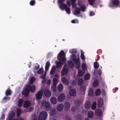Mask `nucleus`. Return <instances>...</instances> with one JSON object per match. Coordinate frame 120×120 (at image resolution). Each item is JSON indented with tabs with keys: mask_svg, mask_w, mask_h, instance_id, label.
<instances>
[{
	"mask_svg": "<svg viewBox=\"0 0 120 120\" xmlns=\"http://www.w3.org/2000/svg\"><path fill=\"white\" fill-rule=\"evenodd\" d=\"M78 5L81 9V11L83 12L85 10V7L84 5L80 6L79 3Z\"/></svg>",
	"mask_w": 120,
	"mask_h": 120,
	"instance_id": "e433bc0d",
	"label": "nucleus"
},
{
	"mask_svg": "<svg viewBox=\"0 0 120 120\" xmlns=\"http://www.w3.org/2000/svg\"><path fill=\"white\" fill-rule=\"evenodd\" d=\"M103 105V100L102 98L99 99L98 102V107L99 108H101Z\"/></svg>",
	"mask_w": 120,
	"mask_h": 120,
	"instance_id": "a211bd4d",
	"label": "nucleus"
},
{
	"mask_svg": "<svg viewBox=\"0 0 120 120\" xmlns=\"http://www.w3.org/2000/svg\"><path fill=\"white\" fill-rule=\"evenodd\" d=\"M80 56L81 59L83 60V61H85V57L84 55V52L82 50H81Z\"/></svg>",
	"mask_w": 120,
	"mask_h": 120,
	"instance_id": "4c0bfd02",
	"label": "nucleus"
},
{
	"mask_svg": "<svg viewBox=\"0 0 120 120\" xmlns=\"http://www.w3.org/2000/svg\"><path fill=\"white\" fill-rule=\"evenodd\" d=\"M64 56V52L63 50H61L57 55V59L59 61L56 63V66L57 68H60L62 65L65 62L66 59Z\"/></svg>",
	"mask_w": 120,
	"mask_h": 120,
	"instance_id": "f257e3e1",
	"label": "nucleus"
},
{
	"mask_svg": "<svg viewBox=\"0 0 120 120\" xmlns=\"http://www.w3.org/2000/svg\"><path fill=\"white\" fill-rule=\"evenodd\" d=\"M55 71V68L54 67H53L50 71V74L52 75L54 74Z\"/></svg>",
	"mask_w": 120,
	"mask_h": 120,
	"instance_id": "c9c22d12",
	"label": "nucleus"
},
{
	"mask_svg": "<svg viewBox=\"0 0 120 120\" xmlns=\"http://www.w3.org/2000/svg\"><path fill=\"white\" fill-rule=\"evenodd\" d=\"M65 120H72V119L68 116H66L65 118Z\"/></svg>",
	"mask_w": 120,
	"mask_h": 120,
	"instance_id": "6e6d98bb",
	"label": "nucleus"
},
{
	"mask_svg": "<svg viewBox=\"0 0 120 120\" xmlns=\"http://www.w3.org/2000/svg\"><path fill=\"white\" fill-rule=\"evenodd\" d=\"M70 58L74 61L75 63V67L76 68H79L80 65V62L78 58L76 59V56L75 55L72 54L71 55Z\"/></svg>",
	"mask_w": 120,
	"mask_h": 120,
	"instance_id": "39448f33",
	"label": "nucleus"
},
{
	"mask_svg": "<svg viewBox=\"0 0 120 120\" xmlns=\"http://www.w3.org/2000/svg\"><path fill=\"white\" fill-rule=\"evenodd\" d=\"M68 64L69 66L71 68H73L74 66V63L71 60H70L69 61ZM74 66H75V65Z\"/></svg>",
	"mask_w": 120,
	"mask_h": 120,
	"instance_id": "2f4dec72",
	"label": "nucleus"
},
{
	"mask_svg": "<svg viewBox=\"0 0 120 120\" xmlns=\"http://www.w3.org/2000/svg\"><path fill=\"white\" fill-rule=\"evenodd\" d=\"M15 113L13 112H11L10 113L8 117L10 120L12 118L15 116Z\"/></svg>",
	"mask_w": 120,
	"mask_h": 120,
	"instance_id": "bb28decb",
	"label": "nucleus"
},
{
	"mask_svg": "<svg viewBox=\"0 0 120 120\" xmlns=\"http://www.w3.org/2000/svg\"><path fill=\"white\" fill-rule=\"evenodd\" d=\"M94 93V91L91 88H90L88 92V95L90 96H92L93 94Z\"/></svg>",
	"mask_w": 120,
	"mask_h": 120,
	"instance_id": "cd10ccee",
	"label": "nucleus"
},
{
	"mask_svg": "<svg viewBox=\"0 0 120 120\" xmlns=\"http://www.w3.org/2000/svg\"><path fill=\"white\" fill-rule=\"evenodd\" d=\"M101 90L100 89H97L95 92L96 95L97 96L99 95L100 94Z\"/></svg>",
	"mask_w": 120,
	"mask_h": 120,
	"instance_id": "09e8293b",
	"label": "nucleus"
},
{
	"mask_svg": "<svg viewBox=\"0 0 120 120\" xmlns=\"http://www.w3.org/2000/svg\"><path fill=\"white\" fill-rule=\"evenodd\" d=\"M21 111V110L19 108L17 109V116L19 117Z\"/></svg>",
	"mask_w": 120,
	"mask_h": 120,
	"instance_id": "a18cd8bd",
	"label": "nucleus"
},
{
	"mask_svg": "<svg viewBox=\"0 0 120 120\" xmlns=\"http://www.w3.org/2000/svg\"><path fill=\"white\" fill-rule=\"evenodd\" d=\"M44 94L46 97H49L51 95V91L49 89H46L44 91Z\"/></svg>",
	"mask_w": 120,
	"mask_h": 120,
	"instance_id": "ddd939ff",
	"label": "nucleus"
},
{
	"mask_svg": "<svg viewBox=\"0 0 120 120\" xmlns=\"http://www.w3.org/2000/svg\"><path fill=\"white\" fill-rule=\"evenodd\" d=\"M90 75L88 73L86 74L84 77V78L85 80H88L90 77Z\"/></svg>",
	"mask_w": 120,
	"mask_h": 120,
	"instance_id": "a19ab883",
	"label": "nucleus"
},
{
	"mask_svg": "<svg viewBox=\"0 0 120 120\" xmlns=\"http://www.w3.org/2000/svg\"><path fill=\"white\" fill-rule=\"evenodd\" d=\"M82 101H80L76 102V101H75L74 103L73 104L72 107L71 109V111L72 112H79L80 109L79 107L80 106V105L82 103Z\"/></svg>",
	"mask_w": 120,
	"mask_h": 120,
	"instance_id": "20e7f679",
	"label": "nucleus"
},
{
	"mask_svg": "<svg viewBox=\"0 0 120 120\" xmlns=\"http://www.w3.org/2000/svg\"><path fill=\"white\" fill-rule=\"evenodd\" d=\"M31 104V103L29 101H26L24 102L23 106L24 108H27L30 106Z\"/></svg>",
	"mask_w": 120,
	"mask_h": 120,
	"instance_id": "412c9836",
	"label": "nucleus"
},
{
	"mask_svg": "<svg viewBox=\"0 0 120 120\" xmlns=\"http://www.w3.org/2000/svg\"><path fill=\"white\" fill-rule=\"evenodd\" d=\"M94 68L96 69H98L99 66V63L97 62H95L94 64Z\"/></svg>",
	"mask_w": 120,
	"mask_h": 120,
	"instance_id": "58836bf2",
	"label": "nucleus"
},
{
	"mask_svg": "<svg viewBox=\"0 0 120 120\" xmlns=\"http://www.w3.org/2000/svg\"><path fill=\"white\" fill-rule=\"evenodd\" d=\"M47 71H46V70H45V71L44 72V75H42L40 76V78L41 79H44L45 78L46 73Z\"/></svg>",
	"mask_w": 120,
	"mask_h": 120,
	"instance_id": "603ef678",
	"label": "nucleus"
},
{
	"mask_svg": "<svg viewBox=\"0 0 120 120\" xmlns=\"http://www.w3.org/2000/svg\"><path fill=\"white\" fill-rule=\"evenodd\" d=\"M95 114L97 116H101L103 114V112L102 110L100 109H97L95 111Z\"/></svg>",
	"mask_w": 120,
	"mask_h": 120,
	"instance_id": "4468645a",
	"label": "nucleus"
},
{
	"mask_svg": "<svg viewBox=\"0 0 120 120\" xmlns=\"http://www.w3.org/2000/svg\"><path fill=\"white\" fill-rule=\"evenodd\" d=\"M67 4L69 6H70L71 5V3L70 1V0L68 1L67 2Z\"/></svg>",
	"mask_w": 120,
	"mask_h": 120,
	"instance_id": "680f3d73",
	"label": "nucleus"
},
{
	"mask_svg": "<svg viewBox=\"0 0 120 120\" xmlns=\"http://www.w3.org/2000/svg\"><path fill=\"white\" fill-rule=\"evenodd\" d=\"M99 85L98 81V80H95L94 82L93 86L94 87H96L98 86Z\"/></svg>",
	"mask_w": 120,
	"mask_h": 120,
	"instance_id": "c756f323",
	"label": "nucleus"
},
{
	"mask_svg": "<svg viewBox=\"0 0 120 120\" xmlns=\"http://www.w3.org/2000/svg\"><path fill=\"white\" fill-rule=\"evenodd\" d=\"M111 3L112 5L110 4L109 6L112 8H113L114 7H118L119 4L118 0H112L111 1Z\"/></svg>",
	"mask_w": 120,
	"mask_h": 120,
	"instance_id": "1a4fd4ad",
	"label": "nucleus"
},
{
	"mask_svg": "<svg viewBox=\"0 0 120 120\" xmlns=\"http://www.w3.org/2000/svg\"><path fill=\"white\" fill-rule=\"evenodd\" d=\"M50 101L53 105L56 104L57 102L56 98L54 97H51L50 98Z\"/></svg>",
	"mask_w": 120,
	"mask_h": 120,
	"instance_id": "6ab92c4d",
	"label": "nucleus"
},
{
	"mask_svg": "<svg viewBox=\"0 0 120 120\" xmlns=\"http://www.w3.org/2000/svg\"><path fill=\"white\" fill-rule=\"evenodd\" d=\"M6 100H7V98L6 97H4L2 101L4 102H5L6 101Z\"/></svg>",
	"mask_w": 120,
	"mask_h": 120,
	"instance_id": "052dcab7",
	"label": "nucleus"
},
{
	"mask_svg": "<svg viewBox=\"0 0 120 120\" xmlns=\"http://www.w3.org/2000/svg\"><path fill=\"white\" fill-rule=\"evenodd\" d=\"M90 4L91 5H92L93 4H94V0H88Z\"/></svg>",
	"mask_w": 120,
	"mask_h": 120,
	"instance_id": "4d7b16f0",
	"label": "nucleus"
},
{
	"mask_svg": "<svg viewBox=\"0 0 120 120\" xmlns=\"http://www.w3.org/2000/svg\"><path fill=\"white\" fill-rule=\"evenodd\" d=\"M69 94L71 96H75L76 94V90L75 89H71L69 91Z\"/></svg>",
	"mask_w": 120,
	"mask_h": 120,
	"instance_id": "2eb2a0df",
	"label": "nucleus"
},
{
	"mask_svg": "<svg viewBox=\"0 0 120 120\" xmlns=\"http://www.w3.org/2000/svg\"><path fill=\"white\" fill-rule=\"evenodd\" d=\"M98 72L99 73V74L100 75H101V69H99L98 71Z\"/></svg>",
	"mask_w": 120,
	"mask_h": 120,
	"instance_id": "69168bd1",
	"label": "nucleus"
},
{
	"mask_svg": "<svg viewBox=\"0 0 120 120\" xmlns=\"http://www.w3.org/2000/svg\"><path fill=\"white\" fill-rule=\"evenodd\" d=\"M86 87L85 86H82L81 87L80 89L81 91L83 92L84 94H85V91L86 90Z\"/></svg>",
	"mask_w": 120,
	"mask_h": 120,
	"instance_id": "473e14b6",
	"label": "nucleus"
},
{
	"mask_svg": "<svg viewBox=\"0 0 120 120\" xmlns=\"http://www.w3.org/2000/svg\"><path fill=\"white\" fill-rule=\"evenodd\" d=\"M56 85L53 84L51 86L52 90L55 91L56 90Z\"/></svg>",
	"mask_w": 120,
	"mask_h": 120,
	"instance_id": "79ce46f5",
	"label": "nucleus"
},
{
	"mask_svg": "<svg viewBox=\"0 0 120 120\" xmlns=\"http://www.w3.org/2000/svg\"><path fill=\"white\" fill-rule=\"evenodd\" d=\"M76 82L75 81H73L72 83V84L73 85H75L76 84Z\"/></svg>",
	"mask_w": 120,
	"mask_h": 120,
	"instance_id": "774afa93",
	"label": "nucleus"
},
{
	"mask_svg": "<svg viewBox=\"0 0 120 120\" xmlns=\"http://www.w3.org/2000/svg\"><path fill=\"white\" fill-rule=\"evenodd\" d=\"M63 89V85L61 83L59 84L57 87V90L59 91H62Z\"/></svg>",
	"mask_w": 120,
	"mask_h": 120,
	"instance_id": "b1692460",
	"label": "nucleus"
},
{
	"mask_svg": "<svg viewBox=\"0 0 120 120\" xmlns=\"http://www.w3.org/2000/svg\"><path fill=\"white\" fill-rule=\"evenodd\" d=\"M48 114L45 111L41 112L39 114L38 119L39 120H45L47 118Z\"/></svg>",
	"mask_w": 120,
	"mask_h": 120,
	"instance_id": "0eeeda50",
	"label": "nucleus"
},
{
	"mask_svg": "<svg viewBox=\"0 0 120 120\" xmlns=\"http://www.w3.org/2000/svg\"><path fill=\"white\" fill-rule=\"evenodd\" d=\"M62 81L63 83L65 85H68L69 82L67 79L65 78H61Z\"/></svg>",
	"mask_w": 120,
	"mask_h": 120,
	"instance_id": "5701e85b",
	"label": "nucleus"
},
{
	"mask_svg": "<svg viewBox=\"0 0 120 120\" xmlns=\"http://www.w3.org/2000/svg\"><path fill=\"white\" fill-rule=\"evenodd\" d=\"M47 71H46V70H45V71L44 72V75H42L40 76V78L41 79H44L45 78L46 73Z\"/></svg>",
	"mask_w": 120,
	"mask_h": 120,
	"instance_id": "3c124183",
	"label": "nucleus"
},
{
	"mask_svg": "<svg viewBox=\"0 0 120 120\" xmlns=\"http://www.w3.org/2000/svg\"><path fill=\"white\" fill-rule=\"evenodd\" d=\"M41 105L42 107L45 108L46 110L49 111L50 110L51 107L49 102L44 101L41 102Z\"/></svg>",
	"mask_w": 120,
	"mask_h": 120,
	"instance_id": "423d86ee",
	"label": "nucleus"
},
{
	"mask_svg": "<svg viewBox=\"0 0 120 120\" xmlns=\"http://www.w3.org/2000/svg\"><path fill=\"white\" fill-rule=\"evenodd\" d=\"M4 115L3 114L1 116V119L2 120L4 119Z\"/></svg>",
	"mask_w": 120,
	"mask_h": 120,
	"instance_id": "338daca9",
	"label": "nucleus"
},
{
	"mask_svg": "<svg viewBox=\"0 0 120 120\" xmlns=\"http://www.w3.org/2000/svg\"><path fill=\"white\" fill-rule=\"evenodd\" d=\"M43 93L42 90H41L39 91L37 94H36V99L37 101L40 100L41 98Z\"/></svg>",
	"mask_w": 120,
	"mask_h": 120,
	"instance_id": "f8f14e48",
	"label": "nucleus"
},
{
	"mask_svg": "<svg viewBox=\"0 0 120 120\" xmlns=\"http://www.w3.org/2000/svg\"><path fill=\"white\" fill-rule=\"evenodd\" d=\"M81 67L83 71H85L87 70V65L86 62L85 61H83V62L82 64Z\"/></svg>",
	"mask_w": 120,
	"mask_h": 120,
	"instance_id": "aec40b11",
	"label": "nucleus"
},
{
	"mask_svg": "<svg viewBox=\"0 0 120 120\" xmlns=\"http://www.w3.org/2000/svg\"><path fill=\"white\" fill-rule=\"evenodd\" d=\"M56 112V110L55 109L53 108L52 110L50 111V114L52 116H53L55 115Z\"/></svg>",
	"mask_w": 120,
	"mask_h": 120,
	"instance_id": "7c9ffc66",
	"label": "nucleus"
},
{
	"mask_svg": "<svg viewBox=\"0 0 120 120\" xmlns=\"http://www.w3.org/2000/svg\"><path fill=\"white\" fill-rule=\"evenodd\" d=\"M74 8L75 10L73 11V14L77 16H81V15H79L81 13L80 8L77 7H75Z\"/></svg>",
	"mask_w": 120,
	"mask_h": 120,
	"instance_id": "6e6552de",
	"label": "nucleus"
},
{
	"mask_svg": "<svg viewBox=\"0 0 120 120\" xmlns=\"http://www.w3.org/2000/svg\"><path fill=\"white\" fill-rule=\"evenodd\" d=\"M94 116V113L92 111H88V116L89 118H92Z\"/></svg>",
	"mask_w": 120,
	"mask_h": 120,
	"instance_id": "a878e982",
	"label": "nucleus"
},
{
	"mask_svg": "<svg viewBox=\"0 0 120 120\" xmlns=\"http://www.w3.org/2000/svg\"><path fill=\"white\" fill-rule=\"evenodd\" d=\"M76 1V0H71V1L72 3V6L75 4Z\"/></svg>",
	"mask_w": 120,
	"mask_h": 120,
	"instance_id": "13d9d810",
	"label": "nucleus"
},
{
	"mask_svg": "<svg viewBox=\"0 0 120 120\" xmlns=\"http://www.w3.org/2000/svg\"><path fill=\"white\" fill-rule=\"evenodd\" d=\"M70 108V105L68 102H65L64 104V109L65 110L67 111L69 110Z\"/></svg>",
	"mask_w": 120,
	"mask_h": 120,
	"instance_id": "f3484780",
	"label": "nucleus"
},
{
	"mask_svg": "<svg viewBox=\"0 0 120 120\" xmlns=\"http://www.w3.org/2000/svg\"><path fill=\"white\" fill-rule=\"evenodd\" d=\"M64 105L62 103H60L58 104L56 107L57 110L60 112L62 111Z\"/></svg>",
	"mask_w": 120,
	"mask_h": 120,
	"instance_id": "dca6fc26",
	"label": "nucleus"
},
{
	"mask_svg": "<svg viewBox=\"0 0 120 120\" xmlns=\"http://www.w3.org/2000/svg\"><path fill=\"white\" fill-rule=\"evenodd\" d=\"M43 68H41L37 71V73L38 74H41L43 72Z\"/></svg>",
	"mask_w": 120,
	"mask_h": 120,
	"instance_id": "37998d69",
	"label": "nucleus"
},
{
	"mask_svg": "<svg viewBox=\"0 0 120 120\" xmlns=\"http://www.w3.org/2000/svg\"><path fill=\"white\" fill-rule=\"evenodd\" d=\"M83 80L82 79H78V84L79 85H82L83 82Z\"/></svg>",
	"mask_w": 120,
	"mask_h": 120,
	"instance_id": "49530a36",
	"label": "nucleus"
},
{
	"mask_svg": "<svg viewBox=\"0 0 120 120\" xmlns=\"http://www.w3.org/2000/svg\"><path fill=\"white\" fill-rule=\"evenodd\" d=\"M77 50L76 49H71L69 51V52L71 54H75L77 52Z\"/></svg>",
	"mask_w": 120,
	"mask_h": 120,
	"instance_id": "ea45409f",
	"label": "nucleus"
},
{
	"mask_svg": "<svg viewBox=\"0 0 120 120\" xmlns=\"http://www.w3.org/2000/svg\"><path fill=\"white\" fill-rule=\"evenodd\" d=\"M30 90L32 93L34 92L35 90V86L34 85L26 86V88L23 91L22 94L25 96H27L28 95Z\"/></svg>",
	"mask_w": 120,
	"mask_h": 120,
	"instance_id": "f03ea898",
	"label": "nucleus"
},
{
	"mask_svg": "<svg viewBox=\"0 0 120 120\" xmlns=\"http://www.w3.org/2000/svg\"><path fill=\"white\" fill-rule=\"evenodd\" d=\"M11 90L9 89V87H8V89L5 92V94L6 95L8 96L10 95L11 94Z\"/></svg>",
	"mask_w": 120,
	"mask_h": 120,
	"instance_id": "72a5a7b5",
	"label": "nucleus"
},
{
	"mask_svg": "<svg viewBox=\"0 0 120 120\" xmlns=\"http://www.w3.org/2000/svg\"><path fill=\"white\" fill-rule=\"evenodd\" d=\"M71 22L73 23H78V20L77 19H75L72 20Z\"/></svg>",
	"mask_w": 120,
	"mask_h": 120,
	"instance_id": "864d4df0",
	"label": "nucleus"
},
{
	"mask_svg": "<svg viewBox=\"0 0 120 120\" xmlns=\"http://www.w3.org/2000/svg\"><path fill=\"white\" fill-rule=\"evenodd\" d=\"M64 0H58V2L59 3H61L59 5V7L60 9L62 10H64V9L67 13L69 14L71 12L70 9L68 7L67 5L63 3H61L64 1Z\"/></svg>",
	"mask_w": 120,
	"mask_h": 120,
	"instance_id": "7ed1b4c3",
	"label": "nucleus"
},
{
	"mask_svg": "<svg viewBox=\"0 0 120 120\" xmlns=\"http://www.w3.org/2000/svg\"><path fill=\"white\" fill-rule=\"evenodd\" d=\"M79 68H78V75L79 76H81L82 75H84L85 73V71H82L81 70H80L79 69Z\"/></svg>",
	"mask_w": 120,
	"mask_h": 120,
	"instance_id": "393cba45",
	"label": "nucleus"
},
{
	"mask_svg": "<svg viewBox=\"0 0 120 120\" xmlns=\"http://www.w3.org/2000/svg\"><path fill=\"white\" fill-rule=\"evenodd\" d=\"M95 14V13L94 12H92L90 13V16H92L94 15Z\"/></svg>",
	"mask_w": 120,
	"mask_h": 120,
	"instance_id": "e2e57ef3",
	"label": "nucleus"
},
{
	"mask_svg": "<svg viewBox=\"0 0 120 120\" xmlns=\"http://www.w3.org/2000/svg\"><path fill=\"white\" fill-rule=\"evenodd\" d=\"M35 80L34 78V77H31L30 80V83L31 84H32Z\"/></svg>",
	"mask_w": 120,
	"mask_h": 120,
	"instance_id": "8fccbe9b",
	"label": "nucleus"
},
{
	"mask_svg": "<svg viewBox=\"0 0 120 120\" xmlns=\"http://www.w3.org/2000/svg\"><path fill=\"white\" fill-rule=\"evenodd\" d=\"M96 107V102H94L92 104V109L93 110H94Z\"/></svg>",
	"mask_w": 120,
	"mask_h": 120,
	"instance_id": "de8ad7c7",
	"label": "nucleus"
},
{
	"mask_svg": "<svg viewBox=\"0 0 120 120\" xmlns=\"http://www.w3.org/2000/svg\"><path fill=\"white\" fill-rule=\"evenodd\" d=\"M51 82V81L50 79H49L47 82V83L48 85L50 84Z\"/></svg>",
	"mask_w": 120,
	"mask_h": 120,
	"instance_id": "bf43d9fd",
	"label": "nucleus"
},
{
	"mask_svg": "<svg viewBox=\"0 0 120 120\" xmlns=\"http://www.w3.org/2000/svg\"><path fill=\"white\" fill-rule=\"evenodd\" d=\"M118 88H115L114 89H113V92L114 93H115V92L116 91L118 90Z\"/></svg>",
	"mask_w": 120,
	"mask_h": 120,
	"instance_id": "0e129e2a",
	"label": "nucleus"
},
{
	"mask_svg": "<svg viewBox=\"0 0 120 120\" xmlns=\"http://www.w3.org/2000/svg\"><path fill=\"white\" fill-rule=\"evenodd\" d=\"M23 100L22 99H19L18 102V105L19 107L21 106L23 102Z\"/></svg>",
	"mask_w": 120,
	"mask_h": 120,
	"instance_id": "f704fd0d",
	"label": "nucleus"
},
{
	"mask_svg": "<svg viewBox=\"0 0 120 120\" xmlns=\"http://www.w3.org/2000/svg\"><path fill=\"white\" fill-rule=\"evenodd\" d=\"M85 107L87 109H89L91 106V103L89 101H86L85 104Z\"/></svg>",
	"mask_w": 120,
	"mask_h": 120,
	"instance_id": "4be33fe9",
	"label": "nucleus"
},
{
	"mask_svg": "<svg viewBox=\"0 0 120 120\" xmlns=\"http://www.w3.org/2000/svg\"><path fill=\"white\" fill-rule=\"evenodd\" d=\"M65 98V95L63 93L61 94L58 96L57 98L58 101L59 102H61L64 101Z\"/></svg>",
	"mask_w": 120,
	"mask_h": 120,
	"instance_id": "9b49d317",
	"label": "nucleus"
},
{
	"mask_svg": "<svg viewBox=\"0 0 120 120\" xmlns=\"http://www.w3.org/2000/svg\"><path fill=\"white\" fill-rule=\"evenodd\" d=\"M58 83L57 79L56 78H54L53 79V84L57 85Z\"/></svg>",
	"mask_w": 120,
	"mask_h": 120,
	"instance_id": "c03bdc74",
	"label": "nucleus"
},
{
	"mask_svg": "<svg viewBox=\"0 0 120 120\" xmlns=\"http://www.w3.org/2000/svg\"><path fill=\"white\" fill-rule=\"evenodd\" d=\"M68 66L65 64L64 67L63 69L61 71V75H67L68 72Z\"/></svg>",
	"mask_w": 120,
	"mask_h": 120,
	"instance_id": "9d476101",
	"label": "nucleus"
},
{
	"mask_svg": "<svg viewBox=\"0 0 120 120\" xmlns=\"http://www.w3.org/2000/svg\"><path fill=\"white\" fill-rule=\"evenodd\" d=\"M35 2L34 0H31L30 2V5L33 6L35 4Z\"/></svg>",
	"mask_w": 120,
	"mask_h": 120,
	"instance_id": "5fc2aeb1",
	"label": "nucleus"
},
{
	"mask_svg": "<svg viewBox=\"0 0 120 120\" xmlns=\"http://www.w3.org/2000/svg\"><path fill=\"white\" fill-rule=\"evenodd\" d=\"M50 63L49 62L47 61L46 62V64L45 66V70L48 71Z\"/></svg>",
	"mask_w": 120,
	"mask_h": 120,
	"instance_id": "c85d7f7f",
	"label": "nucleus"
}]
</instances>
